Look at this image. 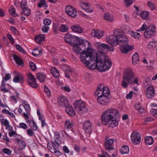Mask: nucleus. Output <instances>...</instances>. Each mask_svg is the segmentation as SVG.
<instances>
[{"label": "nucleus", "instance_id": "nucleus-64", "mask_svg": "<svg viewBox=\"0 0 157 157\" xmlns=\"http://www.w3.org/2000/svg\"><path fill=\"white\" fill-rule=\"evenodd\" d=\"M147 28V26L145 24H144L142 26L140 29L138 30V31H144L145 30H146V29Z\"/></svg>", "mask_w": 157, "mask_h": 157}, {"label": "nucleus", "instance_id": "nucleus-63", "mask_svg": "<svg viewBox=\"0 0 157 157\" xmlns=\"http://www.w3.org/2000/svg\"><path fill=\"white\" fill-rule=\"evenodd\" d=\"M124 1L126 3V6H128L132 3V0H124Z\"/></svg>", "mask_w": 157, "mask_h": 157}, {"label": "nucleus", "instance_id": "nucleus-27", "mask_svg": "<svg viewBox=\"0 0 157 157\" xmlns=\"http://www.w3.org/2000/svg\"><path fill=\"white\" fill-rule=\"evenodd\" d=\"M51 72L52 74L55 78H58L59 77V72L56 68H52L51 69Z\"/></svg>", "mask_w": 157, "mask_h": 157}, {"label": "nucleus", "instance_id": "nucleus-43", "mask_svg": "<svg viewBox=\"0 0 157 157\" xmlns=\"http://www.w3.org/2000/svg\"><path fill=\"white\" fill-rule=\"evenodd\" d=\"M28 79V83L30 84L31 83V81L32 80H36V79L34 76L31 73H29L27 75Z\"/></svg>", "mask_w": 157, "mask_h": 157}, {"label": "nucleus", "instance_id": "nucleus-23", "mask_svg": "<svg viewBox=\"0 0 157 157\" xmlns=\"http://www.w3.org/2000/svg\"><path fill=\"white\" fill-rule=\"evenodd\" d=\"M102 85L98 86L97 89L95 92V95L98 96V97L104 96L103 94V92L102 89Z\"/></svg>", "mask_w": 157, "mask_h": 157}, {"label": "nucleus", "instance_id": "nucleus-54", "mask_svg": "<svg viewBox=\"0 0 157 157\" xmlns=\"http://www.w3.org/2000/svg\"><path fill=\"white\" fill-rule=\"evenodd\" d=\"M15 46L16 49L20 52L23 53L25 52L24 50L19 44H16Z\"/></svg>", "mask_w": 157, "mask_h": 157}, {"label": "nucleus", "instance_id": "nucleus-7", "mask_svg": "<svg viewBox=\"0 0 157 157\" xmlns=\"http://www.w3.org/2000/svg\"><path fill=\"white\" fill-rule=\"evenodd\" d=\"M141 136L137 132H133L131 135V139L132 143L135 144H138L140 142Z\"/></svg>", "mask_w": 157, "mask_h": 157}, {"label": "nucleus", "instance_id": "nucleus-51", "mask_svg": "<svg viewBox=\"0 0 157 157\" xmlns=\"http://www.w3.org/2000/svg\"><path fill=\"white\" fill-rule=\"evenodd\" d=\"M148 6L152 10L156 9L155 5L151 1L148 2L147 3Z\"/></svg>", "mask_w": 157, "mask_h": 157}, {"label": "nucleus", "instance_id": "nucleus-31", "mask_svg": "<svg viewBox=\"0 0 157 157\" xmlns=\"http://www.w3.org/2000/svg\"><path fill=\"white\" fill-rule=\"evenodd\" d=\"M36 78L41 82H43L45 78V75L43 73H40L37 74Z\"/></svg>", "mask_w": 157, "mask_h": 157}, {"label": "nucleus", "instance_id": "nucleus-55", "mask_svg": "<svg viewBox=\"0 0 157 157\" xmlns=\"http://www.w3.org/2000/svg\"><path fill=\"white\" fill-rule=\"evenodd\" d=\"M2 151L5 154L10 155L12 153V151L10 149L8 148H4L2 150Z\"/></svg>", "mask_w": 157, "mask_h": 157}, {"label": "nucleus", "instance_id": "nucleus-1", "mask_svg": "<svg viewBox=\"0 0 157 157\" xmlns=\"http://www.w3.org/2000/svg\"><path fill=\"white\" fill-rule=\"evenodd\" d=\"M89 48L85 49V52L82 54L81 61L86 66L91 69L98 68L101 71H104L109 70L111 66V62L105 54L107 52L109 45L96 42L95 45L98 50L97 53L94 50Z\"/></svg>", "mask_w": 157, "mask_h": 157}, {"label": "nucleus", "instance_id": "nucleus-5", "mask_svg": "<svg viewBox=\"0 0 157 157\" xmlns=\"http://www.w3.org/2000/svg\"><path fill=\"white\" fill-rule=\"evenodd\" d=\"M119 115L118 111L116 109H109L105 111L101 116L102 124L107 125L111 121L115 119Z\"/></svg>", "mask_w": 157, "mask_h": 157}, {"label": "nucleus", "instance_id": "nucleus-50", "mask_svg": "<svg viewBox=\"0 0 157 157\" xmlns=\"http://www.w3.org/2000/svg\"><path fill=\"white\" fill-rule=\"evenodd\" d=\"M156 46V43L154 41L150 42L148 45L147 47L151 49L155 48Z\"/></svg>", "mask_w": 157, "mask_h": 157}, {"label": "nucleus", "instance_id": "nucleus-2", "mask_svg": "<svg viewBox=\"0 0 157 157\" xmlns=\"http://www.w3.org/2000/svg\"><path fill=\"white\" fill-rule=\"evenodd\" d=\"M66 42L73 45V50L81 59L82 54L85 52L86 49L89 48L90 43L86 40L73 36L70 33H66L64 36Z\"/></svg>", "mask_w": 157, "mask_h": 157}, {"label": "nucleus", "instance_id": "nucleus-25", "mask_svg": "<svg viewBox=\"0 0 157 157\" xmlns=\"http://www.w3.org/2000/svg\"><path fill=\"white\" fill-rule=\"evenodd\" d=\"M44 35L41 34L36 37L35 40L37 43L40 44L41 43V42L44 39Z\"/></svg>", "mask_w": 157, "mask_h": 157}, {"label": "nucleus", "instance_id": "nucleus-21", "mask_svg": "<svg viewBox=\"0 0 157 157\" xmlns=\"http://www.w3.org/2000/svg\"><path fill=\"white\" fill-rule=\"evenodd\" d=\"M55 140L56 143L58 145L60 144L61 143V139L59 132H56L55 133Z\"/></svg>", "mask_w": 157, "mask_h": 157}, {"label": "nucleus", "instance_id": "nucleus-28", "mask_svg": "<svg viewBox=\"0 0 157 157\" xmlns=\"http://www.w3.org/2000/svg\"><path fill=\"white\" fill-rule=\"evenodd\" d=\"M37 6L39 8H41L44 6V9H46L48 7L45 0H40Z\"/></svg>", "mask_w": 157, "mask_h": 157}, {"label": "nucleus", "instance_id": "nucleus-9", "mask_svg": "<svg viewBox=\"0 0 157 157\" xmlns=\"http://www.w3.org/2000/svg\"><path fill=\"white\" fill-rule=\"evenodd\" d=\"M57 102L59 105L61 107H65L68 106L69 102L67 99L65 97L61 96H59L57 99Z\"/></svg>", "mask_w": 157, "mask_h": 157}, {"label": "nucleus", "instance_id": "nucleus-8", "mask_svg": "<svg viewBox=\"0 0 157 157\" xmlns=\"http://www.w3.org/2000/svg\"><path fill=\"white\" fill-rule=\"evenodd\" d=\"M65 11L69 16L72 17H75L77 15L76 10L71 6H68L66 7Z\"/></svg>", "mask_w": 157, "mask_h": 157}, {"label": "nucleus", "instance_id": "nucleus-57", "mask_svg": "<svg viewBox=\"0 0 157 157\" xmlns=\"http://www.w3.org/2000/svg\"><path fill=\"white\" fill-rule=\"evenodd\" d=\"M29 65L31 69L33 71H34L36 69V67L35 64L32 62H29Z\"/></svg>", "mask_w": 157, "mask_h": 157}, {"label": "nucleus", "instance_id": "nucleus-38", "mask_svg": "<svg viewBox=\"0 0 157 157\" xmlns=\"http://www.w3.org/2000/svg\"><path fill=\"white\" fill-rule=\"evenodd\" d=\"M23 9V12L21 13V14L22 15H25L27 16H28L30 15V10L28 8H25Z\"/></svg>", "mask_w": 157, "mask_h": 157}, {"label": "nucleus", "instance_id": "nucleus-10", "mask_svg": "<svg viewBox=\"0 0 157 157\" xmlns=\"http://www.w3.org/2000/svg\"><path fill=\"white\" fill-rule=\"evenodd\" d=\"M97 101L98 103L103 105H106L109 103L110 100L109 97L106 96L98 97Z\"/></svg>", "mask_w": 157, "mask_h": 157}, {"label": "nucleus", "instance_id": "nucleus-36", "mask_svg": "<svg viewBox=\"0 0 157 157\" xmlns=\"http://www.w3.org/2000/svg\"><path fill=\"white\" fill-rule=\"evenodd\" d=\"M154 34L152 33V32H150L146 29L144 35L146 38L148 39L152 37Z\"/></svg>", "mask_w": 157, "mask_h": 157}, {"label": "nucleus", "instance_id": "nucleus-44", "mask_svg": "<svg viewBox=\"0 0 157 157\" xmlns=\"http://www.w3.org/2000/svg\"><path fill=\"white\" fill-rule=\"evenodd\" d=\"M149 12L146 11H143L140 14L141 17L144 19H146L148 17Z\"/></svg>", "mask_w": 157, "mask_h": 157}, {"label": "nucleus", "instance_id": "nucleus-26", "mask_svg": "<svg viewBox=\"0 0 157 157\" xmlns=\"http://www.w3.org/2000/svg\"><path fill=\"white\" fill-rule=\"evenodd\" d=\"M69 27L67 25L62 24L59 28V31L62 33H65L68 31Z\"/></svg>", "mask_w": 157, "mask_h": 157}, {"label": "nucleus", "instance_id": "nucleus-13", "mask_svg": "<svg viewBox=\"0 0 157 157\" xmlns=\"http://www.w3.org/2000/svg\"><path fill=\"white\" fill-rule=\"evenodd\" d=\"M80 4L82 8L87 12L91 13L93 11V9L89 4L83 2H80Z\"/></svg>", "mask_w": 157, "mask_h": 157}, {"label": "nucleus", "instance_id": "nucleus-56", "mask_svg": "<svg viewBox=\"0 0 157 157\" xmlns=\"http://www.w3.org/2000/svg\"><path fill=\"white\" fill-rule=\"evenodd\" d=\"M131 35L132 36H133L134 38H139L140 36L139 33L133 31L131 33Z\"/></svg>", "mask_w": 157, "mask_h": 157}, {"label": "nucleus", "instance_id": "nucleus-34", "mask_svg": "<svg viewBox=\"0 0 157 157\" xmlns=\"http://www.w3.org/2000/svg\"><path fill=\"white\" fill-rule=\"evenodd\" d=\"M135 108L137 110L138 112L140 114H142L145 111V110L143 108H142L140 106V103L136 104L135 105Z\"/></svg>", "mask_w": 157, "mask_h": 157}, {"label": "nucleus", "instance_id": "nucleus-48", "mask_svg": "<svg viewBox=\"0 0 157 157\" xmlns=\"http://www.w3.org/2000/svg\"><path fill=\"white\" fill-rule=\"evenodd\" d=\"M0 121L1 124L5 126H7L9 124H10L9 121L6 119H0Z\"/></svg>", "mask_w": 157, "mask_h": 157}, {"label": "nucleus", "instance_id": "nucleus-37", "mask_svg": "<svg viewBox=\"0 0 157 157\" xmlns=\"http://www.w3.org/2000/svg\"><path fill=\"white\" fill-rule=\"evenodd\" d=\"M10 75L9 73L6 74L5 75V77L3 79L2 82V85H5L6 82L8 80H10L11 78Z\"/></svg>", "mask_w": 157, "mask_h": 157}, {"label": "nucleus", "instance_id": "nucleus-20", "mask_svg": "<svg viewBox=\"0 0 157 157\" xmlns=\"http://www.w3.org/2000/svg\"><path fill=\"white\" fill-rule=\"evenodd\" d=\"M23 76L21 74L18 75L14 76L13 78V81L15 82L22 83L23 82Z\"/></svg>", "mask_w": 157, "mask_h": 157}, {"label": "nucleus", "instance_id": "nucleus-61", "mask_svg": "<svg viewBox=\"0 0 157 157\" xmlns=\"http://www.w3.org/2000/svg\"><path fill=\"white\" fill-rule=\"evenodd\" d=\"M10 28L11 31H12L15 34H18V31L14 27L11 26Z\"/></svg>", "mask_w": 157, "mask_h": 157}, {"label": "nucleus", "instance_id": "nucleus-19", "mask_svg": "<svg viewBox=\"0 0 157 157\" xmlns=\"http://www.w3.org/2000/svg\"><path fill=\"white\" fill-rule=\"evenodd\" d=\"M65 108H66V111L68 114L73 117L75 116V112L71 105L69 104Z\"/></svg>", "mask_w": 157, "mask_h": 157}, {"label": "nucleus", "instance_id": "nucleus-33", "mask_svg": "<svg viewBox=\"0 0 157 157\" xmlns=\"http://www.w3.org/2000/svg\"><path fill=\"white\" fill-rule=\"evenodd\" d=\"M145 142L146 144L151 145L154 142V140L151 136H147L145 138Z\"/></svg>", "mask_w": 157, "mask_h": 157}, {"label": "nucleus", "instance_id": "nucleus-62", "mask_svg": "<svg viewBox=\"0 0 157 157\" xmlns=\"http://www.w3.org/2000/svg\"><path fill=\"white\" fill-rule=\"evenodd\" d=\"M151 113L155 117H157V110L156 109H152L151 110Z\"/></svg>", "mask_w": 157, "mask_h": 157}, {"label": "nucleus", "instance_id": "nucleus-58", "mask_svg": "<svg viewBox=\"0 0 157 157\" xmlns=\"http://www.w3.org/2000/svg\"><path fill=\"white\" fill-rule=\"evenodd\" d=\"M49 29V27L48 26L44 25L42 27V30L44 33H47Z\"/></svg>", "mask_w": 157, "mask_h": 157}, {"label": "nucleus", "instance_id": "nucleus-30", "mask_svg": "<svg viewBox=\"0 0 157 157\" xmlns=\"http://www.w3.org/2000/svg\"><path fill=\"white\" fill-rule=\"evenodd\" d=\"M102 91L104 96H106L108 97L110 94V92L109 88L107 86H102Z\"/></svg>", "mask_w": 157, "mask_h": 157}, {"label": "nucleus", "instance_id": "nucleus-35", "mask_svg": "<svg viewBox=\"0 0 157 157\" xmlns=\"http://www.w3.org/2000/svg\"><path fill=\"white\" fill-rule=\"evenodd\" d=\"M17 141L20 148L21 149H23L26 146V144L25 142L20 139H17Z\"/></svg>", "mask_w": 157, "mask_h": 157}, {"label": "nucleus", "instance_id": "nucleus-17", "mask_svg": "<svg viewBox=\"0 0 157 157\" xmlns=\"http://www.w3.org/2000/svg\"><path fill=\"white\" fill-rule=\"evenodd\" d=\"M72 30L75 33H81L83 32L82 28L78 25H74L71 27Z\"/></svg>", "mask_w": 157, "mask_h": 157}, {"label": "nucleus", "instance_id": "nucleus-4", "mask_svg": "<svg viewBox=\"0 0 157 157\" xmlns=\"http://www.w3.org/2000/svg\"><path fill=\"white\" fill-rule=\"evenodd\" d=\"M135 76L134 73L131 69L128 68L125 70L121 82V86L125 88L130 84L139 85L138 79L137 78H135Z\"/></svg>", "mask_w": 157, "mask_h": 157}, {"label": "nucleus", "instance_id": "nucleus-52", "mask_svg": "<svg viewBox=\"0 0 157 157\" xmlns=\"http://www.w3.org/2000/svg\"><path fill=\"white\" fill-rule=\"evenodd\" d=\"M31 82V83L30 84L29 83H28L30 86L34 88H36L38 87V85L36 82V80H32Z\"/></svg>", "mask_w": 157, "mask_h": 157}, {"label": "nucleus", "instance_id": "nucleus-40", "mask_svg": "<svg viewBox=\"0 0 157 157\" xmlns=\"http://www.w3.org/2000/svg\"><path fill=\"white\" fill-rule=\"evenodd\" d=\"M9 13L12 16L16 17L17 16V14L16 13L15 9L13 7H11L9 9Z\"/></svg>", "mask_w": 157, "mask_h": 157}, {"label": "nucleus", "instance_id": "nucleus-15", "mask_svg": "<svg viewBox=\"0 0 157 157\" xmlns=\"http://www.w3.org/2000/svg\"><path fill=\"white\" fill-rule=\"evenodd\" d=\"M83 128L86 133L90 134L91 133L92 128L91 123L89 121H87L85 122L83 124Z\"/></svg>", "mask_w": 157, "mask_h": 157}, {"label": "nucleus", "instance_id": "nucleus-41", "mask_svg": "<svg viewBox=\"0 0 157 157\" xmlns=\"http://www.w3.org/2000/svg\"><path fill=\"white\" fill-rule=\"evenodd\" d=\"M22 105L24 107L27 113H29L30 111V107L29 105L24 102L22 103Z\"/></svg>", "mask_w": 157, "mask_h": 157}, {"label": "nucleus", "instance_id": "nucleus-46", "mask_svg": "<svg viewBox=\"0 0 157 157\" xmlns=\"http://www.w3.org/2000/svg\"><path fill=\"white\" fill-rule=\"evenodd\" d=\"M44 90L45 93L47 96L49 97L51 96V92L50 90L46 85L44 86Z\"/></svg>", "mask_w": 157, "mask_h": 157}, {"label": "nucleus", "instance_id": "nucleus-39", "mask_svg": "<svg viewBox=\"0 0 157 157\" xmlns=\"http://www.w3.org/2000/svg\"><path fill=\"white\" fill-rule=\"evenodd\" d=\"M111 122L109 124V127H111L113 128L115 127H117L118 124V121L113 119V120L111 121Z\"/></svg>", "mask_w": 157, "mask_h": 157}, {"label": "nucleus", "instance_id": "nucleus-45", "mask_svg": "<svg viewBox=\"0 0 157 157\" xmlns=\"http://www.w3.org/2000/svg\"><path fill=\"white\" fill-rule=\"evenodd\" d=\"M146 29L150 32H152V33L154 34L155 33V29L154 25H150L148 26Z\"/></svg>", "mask_w": 157, "mask_h": 157}, {"label": "nucleus", "instance_id": "nucleus-11", "mask_svg": "<svg viewBox=\"0 0 157 157\" xmlns=\"http://www.w3.org/2000/svg\"><path fill=\"white\" fill-rule=\"evenodd\" d=\"M106 42L113 46L117 45V37L115 35L109 36L106 38Z\"/></svg>", "mask_w": 157, "mask_h": 157}, {"label": "nucleus", "instance_id": "nucleus-53", "mask_svg": "<svg viewBox=\"0 0 157 157\" xmlns=\"http://www.w3.org/2000/svg\"><path fill=\"white\" fill-rule=\"evenodd\" d=\"M43 23L45 25L48 26L51 24V21L49 19L45 18L44 20Z\"/></svg>", "mask_w": 157, "mask_h": 157}, {"label": "nucleus", "instance_id": "nucleus-3", "mask_svg": "<svg viewBox=\"0 0 157 157\" xmlns=\"http://www.w3.org/2000/svg\"><path fill=\"white\" fill-rule=\"evenodd\" d=\"M114 35L117 37V45L120 46V50L122 53L126 54L133 49L132 46L128 45V39L126 36L123 34L121 30L116 29Z\"/></svg>", "mask_w": 157, "mask_h": 157}, {"label": "nucleus", "instance_id": "nucleus-32", "mask_svg": "<svg viewBox=\"0 0 157 157\" xmlns=\"http://www.w3.org/2000/svg\"><path fill=\"white\" fill-rule=\"evenodd\" d=\"M129 151L128 146L125 145L122 147L120 149V152L122 154H126L128 153Z\"/></svg>", "mask_w": 157, "mask_h": 157}, {"label": "nucleus", "instance_id": "nucleus-29", "mask_svg": "<svg viewBox=\"0 0 157 157\" xmlns=\"http://www.w3.org/2000/svg\"><path fill=\"white\" fill-rule=\"evenodd\" d=\"M139 60V57L138 54L136 52L132 56V62L133 64H136L137 63Z\"/></svg>", "mask_w": 157, "mask_h": 157}, {"label": "nucleus", "instance_id": "nucleus-59", "mask_svg": "<svg viewBox=\"0 0 157 157\" xmlns=\"http://www.w3.org/2000/svg\"><path fill=\"white\" fill-rule=\"evenodd\" d=\"M20 4L21 8L23 9L25 8V6L27 4V1L26 0H22Z\"/></svg>", "mask_w": 157, "mask_h": 157}, {"label": "nucleus", "instance_id": "nucleus-14", "mask_svg": "<svg viewBox=\"0 0 157 157\" xmlns=\"http://www.w3.org/2000/svg\"><path fill=\"white\" fill-rule=\"evenodd\" d=\"M62 68L64 71L66 77L69 78L70 75L71 74L72 70L69 66L67 65L63 64L62 66Z\"/></svg>", "mask_w": 157, "mask_h": 157}, {"label": "nucleus", "instance_id": "nucleus-22", "mask_svg": "<svg viewBox=\"0 0 157 157\" xmlns=\"http://www.w3.org/2000/svg\"><path fill=\"white\" fill-rule=\"evenodd\" d=\"M103 17L105 20L110 22H112L114 21L113 16L108 13H106L104 15Z\"/></svg>", "mask_w": 157, "mask_h": 157}, {"label": "nucleus", "instance_id": "nucleus-42", "mask_svg": "<svg viewBox=\"0 0 157 157\" xmlns=\"http://www.w3.org/2000/svg\"><path fill=\"white\" fill-rule=\"evenodd\" d=\"M65 126L67 128H71L72 127L73 124L72 122H70L69 120H67L65 122Z\"/></svg>", "mask_w": 157, "mask_h": 157}, {"label": "nucleus", "instance_id": "nucleus-49", "mask_svg": "<svg viewBox=\"0 0 157 157\" xmlns=\"http://www.w3.org/2000/svg\"><path fill=\"white\" fill-rule=\"evenodd\" d=\"M50 151L54 153L57 156H59L61 155V153L57 149H51Z\"/></svg>", "mask_w": 157, "mask_h": 157}, {"label": "nucleus", "instance_id": "nucleus-60", "mask_svg": "<svg viewBox=\"0 0 157 157\" xmlns=\"http://www.w3.org/2000/svg\"><path fill=\"white\" fill-rule=\"evenodd\" d=\"M19 127L24 129H26L27 128V126L25 123L21 122L19 124Z\"/></svg>", "mask_w": 157, "mask_h": 157}, {"label": "nucleus", "instance_id": "nucleus-24", "mask_svg": "<svg viewBox=\"0 0 157 157\" xmlns=\"http://www.w3.org/2000/svg\"><path fill=\"white\" fill-rule=\"evenodd\" d=\"M12 56L16 63L18 65H20L23 64V62L20 58L15 54H13Z\"/></svg>", "mask_w": 157, "mask_h": 157}, {"label": "nucleus", "instance_id": "nucleus-18", "mask_svg": "<svg viewBox=\"0 0 157 157\" xmlns=\"http://www.w3.org/2000/svg\"><path fill=\"white\" fill-rule=\"evenodd\" d=\"M91 35L99 39L101 38L104 35L103 32L99 30H93L92 32Z\"/></svg>", "mask_w": 157, "mask_h": 157}, {"label": "nucleus", "instance_id": "nucleus-6", "mask_svg": "<svg viewBox=\"0 0 157 157\" xmlns=\"http://www.w3.org/2000/svg\"><path fill=\"white\" fill-rule=\"evenodd\" d=\"M74 108L76 111L80 114L87 112L88 109L84 103L82 101H76L74 104Z\"/></svg>", "mask_w": 157, "mask_h": 157}, {"label": "nucleus", "instance_id": "nucleus-16", "mask_svg": "<svg viewBox=\"0 0 157 157\" xmlns=\"http://www.w3.org/2000/svg\"><path fill=\"white\" fill-rule=\"evenodd\" d=\"M146 94L148 98H152L155 95V90L153 86L148 87L146 91Z\"/></svg>", "mask_w": 157, "mask_h": 157}, {"label": "nucleus", "instance_id": "nucleus-47", "mask_svg": "<svg viewBox=\"0 0 157 157\" xmlns=\"http://www.w3.org/2000/svg\"><path fill=\"white\" fill-rule=\"evenodd\" d=\"M41 53V51L38 49H35L32 53V55L35 56H40Z\"/></svg>", "mask_w": 157, "mask_h": 157}, {"label": "nucleus", "instance_id": "nucleus-12", "mask_svg": "<svg viewBox=\"0 0 157 157\" xmlns=\"http://www.w3.org/2000/svg\"><path fill=\"white\" fill-rule=\"evenodd\" d=\"M114 139H110L107 140L106 138L104 144L105 147L106 149L109 151L113 150V147L112 146V144L114 143Z\"/></svg>", "mask_w": 157, "mask_h": 157}]
</instances>
